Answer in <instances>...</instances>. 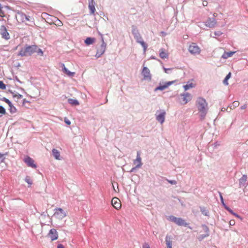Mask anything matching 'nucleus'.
Segmentation results:
<instances>
[{
	"mask_svg": "<svg viewBox=\"0 0 248 248\" xmlns=\"http://www.w3.org/2000/svg\"><path fill=\"white\" fill-rule=\"evenodd\" d=\"M48 235L49 237L51 238L52 241L56 240L58 238V232L55 229H51Z\"/></svg>",
	"mask_w": 248,
	"mask_h": 248,
	"instance_id": "nucleus-14",
	"label": "nucleus"
},
{
	"mask_svg": "<svg viewBox=\"0 0 248 248\" xmlns=\"http://www.w3.org/2000/svg\"><path fill=\"white\" fill-rule=\"evenodd\" d=\"M166 180L171 185H176L177 182L175 180H170L168 179H166Z\"/></svg>",
	"mask_w": 248,
	"mask_h": 248,
	"instance_id": "nucleus-38",
	"label": "nucleus"
},
{
	"mask_svg": "<svg viewBox=\"0 0 248 248\" xmlns=\"http://www.w3.org/2000/svg\"><path fill=\"white\" fill-rule=\"evenodd\" d=\"M58 248H64V247L62 244H60L58 245Z\"/></svg>",
	"mask_w": 248,
	"mask_h": 248,
	"instance_id": "nucleus-51",
	"label": "nucleus"
},
{
	"mask_svg": "<svg viewBox=\"0 0 248 248\" xmlns=\"http://www.w3.org/2000/svg\"><path fill=\"white\" fill-rule=\"evenodd\" d=\"M235 52V51L225 52L223 54L222 58L224 59H226L232 57Z\"/></svg>",
	"mask_w": 248,
	"mask_h": 248,
	"instance_id": "nucleus-22",
	"label": "nucleus"
},
{
	"mask_svg": "<svg viewBox=\"0 0 248 248\" xmlns=\"http://www.w3.org/2000/svg\"><path fill=\"white\" fill-rule=\"evenodd\" d=\"M226 209H227L230 213H231L232 214H233V212L232 211V210L231 209H230L229 207H227V206H225Z\"/></svg>",
	"mask_w": 248,
	"mask_h": 248,
	"instance_id": "nucleus-43",
	"label": "nucleus"
},
{
	"mask_svg": "<svg viewBox=\"0 0 248 248\" xmlns=\"http://www.w3.org/2000/svg\"><path fill=\"white\" fill-rule=\"evenodd\" d=\"M207 4H208V2L207 1H206V0L203 1L202 5L203 6H206L207 5Z\"/></svg>",
	"mask_w": 248,
	"mask_h": 248,
	"instance_id": "nucleus-46",
	"label": "nucleus"
},
{
	"mask_svg": "<svg viewBox=\"0 0 248 248\" xmlns=\"http://www.w3.org/2000/svg\"><path fill=\"white\" fill-rule=\"evenodd\" d=\"M170 220L176 224L178 226H187L188 224L186 222V221L180 217H176L174 216H170Z\"/></svg>",
	"mask_w": 248,
	"mask_h": 248,
	"instance_id": "nucleus-4",
	"label": "nucleus"
},
{
	"mask_svg": "<svg viewBox=\"0 0 248 248\" xmlns=\"http://www.w3.org/2000/svg\"><path fill=\"white\" fill-rule=\"evenodd\" d=\"M164 71H165V72L166 73H168V71L171 70V68H164Z\"/></svg>",
	"mask_w": 248,
	"mask_h": 248,
	"instance_id": "nucleus-47",
	"label": "nucleus"
},
{
	"mask_svg": "<svg viewBox=\"0 0 248 248\" xmlns=\"http://www.w3.org/2000/svg\"><path fill=\"white\" fill-rule=\"evenodd\" d=\"M54 216L58 219H62L66 216V213L61 208L55 209Z\"/></svg>",
	"mask_w": 248,
	"mask_h": 248,
	"instance_id": "nucleus-5",
	"label": "nucleus"
},
{
	"mask_svg": "<svg viewBox=\"0 0 248 248\" xmlns=\"http://www.w3.org/2000/svg\"><path fill=\"white\" fill-rule=\"evenodd\" d=\"M134 37L135 39L136 40L137 42L140 44L141 45V46L143 48L144 51L145 52L147 48V45L142 40V37L140 35V32L134 35Z\"/></svg>",
	"mask_w": 248,
	"mask_h": 248,
	"instance_id": "nucleus-9",
	"label": "nucleus"
},
{
	"mask_svg": "<svg viewBox=\"0 0 248 248\" xmlns=\"http://www.w3.org/2000/svg\"><path fill=\"white\" fill-rule=\"evenodd\" d=\"M201 211L202 214H203L205 216H208V211L206 209L205 207H201Z\"/></svg>",
	"mask_w": 248,
	"mask_h": 248,
	"instance_id": "nucleus-31",
	"label": "nucleus"
},
{
	"mask_svg": "<svg viewBox=\"0 0 248 248\" xmlns=\"http://www.w3.org/2000/svg\"><path fill=\"white\" fill-rule=\"evenodd\" d=\"M239 105V102L238 101H234L232 105L230 106V109H233L234 108L237 107Z\"/></svg>",
	"mask_w": 248,
	"mask_h": 248,
	"instance_id": "nucleus-30",
	"label": "nucleus"
},
{
	"mask_svg": "<svg viewBox=\"0 0 248 248\" xmlns=\"http://www.w3.org/2000/svg\"><path fill=\"white\" fill-rule=\"evenodd\" d=\"M246 108H247V105H244L242 106L241 107V108L242 109H245Z\"/></svg>",
	"mask_w": 248,
	"mask_h": 248,
	"instance_id": "nucleus-52",
	"label": "nucleus"
},
{
	"mask_svg": "<svg viewBox=\"0 0 248 248\" xmlns=\"http://www.w3.org/2000/svg\"><path fill=\"white\" fill-rule=\"evenodd\" d=\"M159 56L161 58L164 59L168 58L169 57L168 53L164 48H161L159 50Z\"/></svg>",
	"mask_w": 248,
	"mask_h": 248,
	"instance_id": "nucleus-20",
	"label": "nucleus"
},
{
	"mask_svg": "<svg viewBox=\"0 0 248 248\" xmlns=\"http://www.w3.org/2000/svg\"><path fill=\"white\" fill-rule=\"evenodd\" d=\"M37 46L35 45L29 46L22 48L17 54V56L25 57L30 56L36 51Z\"/></svg>",
	"mask_w": 248,
	"mask_h": 248,
	"instance_id": "nucleus-2",
	"label": "nucleus"
},
{
	"mask_svg": "<svg viewBox=\"0 0 248 248\" xmlns=\"http://www.w3.org/2000/svg\"><path fill=\"white\" fill-rule=\"evenodd\" d=\"M175 82V81H169L167 83H166L163 85H160L158 87H156L155 89V91H157L158 90L163 91L168 88L169 86L171 85L172 83H173Z\"/></svg>",
	"mask_w": 248,
	"mask_h": 248,
	"instance_id": "nucleus-17",
	"label": "nucleus"
},
{
	"mask_svg": "<svg viewBox=\"0 0 248 248\" xmlns=\"http://www.w3.org/2000/svg\"><path fill=\"white\" fill-rule=\"evenodd\" d=\"M133 164L135 166V167L132 169L131 172H132L135 169L140 168L141 167L142 163L141 162V158L140 157V151L137 152V158L136 159L134 160Z\"/></svg>",
	"mask_w": 248,
	"mask_h": 248,
	"instance_id": "nucleus-7",
	"label": "nucleus"
},
{
	"mask_svg": "<svg viewBox=\"0 0 248 248\" xmlns=\"http://www.w3.org/2000/svg\"><path fill=\"white\" fill-rule=\"evenodd\" d=\"M205 26L208 28H214L217 24L216 20L214 18H209L204 23Z\"/></svg>",
	"mask_w": 248,
	"mask_h": 248,
	"instance_id": "nucleus-11",
	"label": "nucleus"
},
{
	"mask_svg": "<svg viewBox=\"0 0 248 248\" xmlns=\"http://www.w3.org/2000/svg\"><path fill=\"white\" fill-rule=\"evenodd\" d=\"M189 52L193 55L199 54L201 52L200 47L195 43H192L188 47Z\"/></svg>",
	"mask_w": 248,
	"mask_h": 248,
	"instance_id": "nucleus-6",
	"label": "nucleus"
},
{
	"mask_svg": "<svg viewBox=\"0 0 248 248\" xmlns=\"http://www.w3.org/2000/svg\"><path fill=\"white\" fill-rule=\"evenodd\" d=\"M62 70L63 72L69 77H73L75 75V72H71L69 71L65 67L64 64H62Z\"/></svg>",
	"mask_w": 248,
	"mask_h": 248,
	"instance_id": "nucleus-21",
	"label": "nucleus"
},
{
	"mask_svg": "<svg viewBox=\"0 0 248 248\" xmlns=\"http://www.w3.org/2000/svg\"><path fill=\"white\" fill-rule=\"evenodd\" d=\"M0 16L1 17H3V16H4V14H3V13H0Z\"/></svg>",
	"mask_w": 248,
	"mask_h": 248,
	"instance_id": "nucleus-56",
	"label": "nucleus"
},
{
	"mask_svg": "<svg viewBox=\"0 0 248 248\" xmlns=\"http://www.w3.org/2000/svg\"><path fill=\"white\" fill-rule=\"evenodd\" d=\"M112 206L117 210H119L121 207V202L120 200L116 197L113 198L111 200Z\"/></svg>",
	"mask_w": 248,
	"mask_h": 248,
	"instance_id": "nucleus-13",
	"label": "nucleus"
},
{
	"mask_svg": "<svg viewBox=\"0 0 248 248\" xmlns=\"http://www.w3.org/2000/svg\"><path fill=\"white\" fill-rule=\"evenodd\" d=\"M55 25L58 26H62L63 24L62 23V22L58 19H57V22L56 23H55Z\"/></svg>",
	"mask_w": 248,
	"mask_h": 248,
	"instance_id": "nucleus-39",
	"label": "nucleus"
},
{
	"mask_svg": "<svg viewBox=\"0 0 248 248\" xmlns=\"http://www.w3.org/2000/svg\"><path fill=\"white\" fill-rule=\"evenodd\" d=\"M65 122L66 124H67L68 125H70L71 124V122L69 120H65Z\"/></svg>",
	"mask_w": 248,
	"mask_h": 248,
	"instance_id": "nucleus-53",
	"label": "nucleus"
},
{
	"mask_svg": "<svg viewBox=\"0 0 248 248\" xmlns=\"http://www.w3.org/2000/svg\"><path fill=\"white\" fill-rule=\"evenodd\" d=\"M183 96V103L184 104H186L189 101H190L191 99V96L189 93H186L181 94Z\"/></svg>",
	"mask_w": 248,
	"mask_h": 248,
	"instance_id": "nucleus-19",
	"label": "nucleus"
},
{
	"mask_svg": "<svg viewBox=\"0 0 248 248\" xmlns=\"http://www.w3.org/2000/svg\"><path fill=\"white\" fill-rule=\"evenodd\" d=\"M17 17L22 21V22H25V18H26V15L20 12H17Z\"/></svg>",
	"mask_w": 248,
	"mask_h": 248,
	"instance_id": "nucleus-23",
	"label": "nucleus"
},
{
	"mask_svg": "<svg viewBox=\"0 0 248 248\" xmlns=\"http://www.w3.org/2000/svg\"><path fill=\"white\" fill-rule=\"evenodd\" d=\"M12 96L14 98L17 99V100L22 98V95L18 93H12Z\"/></svg>",
	"mask_w": 248,
	"mask_h": 248,
	"instance_id": "nucleus-29",
	"label": "nucleus"
},
{
	"mask_svg": "<svg viewBox=\"0 0 248 248\" xmlns=\"http://www.w3.org/2000/svg\"><path fill=\"white\" fill-rule=\"evenodd\" d=\"M29 102L26 99H24L23 100V104L25 105L26 103H29Z\"/></svg>",
	"mask_w": 248,
	"mask_h": 248,
	"instance_id": "nucleus-50",
	"label": "nucleus"
},
{
	"mask_svg": "<svg viewBox=\"0 0 248 248\" xmlns=\"http://www.w3.org/2000/svg\"><path fill=\"white\" fill-rule=\"evenodd\" d=\"M112 185H113V187L114 190L116 191V190L115 188H116V186H114L113 184H112Z\"/></svg>",
	"mask_w": 248,
	"mask_h": 248,
	"instance_id": "nucleus-58",
	"label": "nucleus"
},
{
	"mask_svg": "<svg viewBox=\"0 0 248 248\" xmlns=\"http://www.w3.org/2000/svg\"><path fill=\"white\" fill-rule=\"evenodd\" d=\"M68 102L72 105L77 106V105H79V102H78V101L77 100H76V99H71V98L69 99L68 100Z\"/></svg>",
	"mask_w": 248,
	"mask_h": 248,
	"instance_id": "nucleus-28",
	"label": "nucleus"
},
{
	"mask_svg": "<svg viewBox=\"0 0 248 248\" xmlns=\"http://www.w3.org/2000/svg\"><path fill=\"white\" fill-rule=\"evenodd\" d=\"M195 87V85L192 82H188L186 85L184 86V88L185 91H186L190 88Z\"/></svg>",
	"mask_w": 248,
	"mask_h": 248,
	"instance_id": "nucleus-27",
	"label": "nucleus"
},
{
	"mask_svg": "<svg viewBox=\"0 0 248 248\" xmlns=\"http://www.w3.org/2000/svg\"><path fill=\"white\" fill-rule=\"evenodd\" d=\"M247 176L245 175H244L242 176V177L240 179V183H245L247 181Z\"/></svg>",
	"mask_w": 248,
	"mask_h": 248,
	"instance_id": "nucleus-33",
	"label": "nucleus"
},
{
	"mask_svg": "<svg viewBox=\"0 0 248 248\" xmlns=\"http://www.w3.org/2000/svg\"><path fill=\"white\" fill-rule=\"evenodd\" d=\"M6 88V85L4 84L3 81H0V89L4 90Z\"/></svg>",
	"mask_w": 248,
	"mask_h": 248,
	"instance_id": "nucleus-36",
	"label": "nucleus"
},
{
	"mask_svg": "<svg viewBox=\"0 0 248 248\" xmlns=\"http://www.w3.org/2000/svg\"><path fill=\"white\" fill-rule=\"evenodd\" d=\"M0 34L2 37L5 40L10 39V35L8 32L6 27L4 26H1L0 27Z\"/></svg>",
	"mask_w": 248,
	"mask_h": 248,
	"instance_id": "nucleus-10",
	"label": "nucleus"
},
{
	"mask_svg": "<svg viewBox=\"0 0 248 248\" xmlns=\"http://www.w3.org/2000/svg\"><path fill=\"white\" fill-rule=\"evenodd\" d=\"M231 73L230 72L229 73V74L226 76V78H225V79H226L227 80H228L230 78H231Z\"/></svg>",
	"mask_w": 248,
	"mask_h": 248,
	"instance_id": "nucleus-44",
	"label": "nucleus"
},
{
	"mask_svg": "<svg viewBox=\"0 0 248 248\" xmlns=\"http://www.w3.org/2000/svg\"><path fill=\"white\" fill-rule=\"evenodd\" d=\"M166 112L164 111L160 112L159 114L156 115V120L161 124H162L165 120Z\"/></svg>",
	"mask_w": 248,
	"mask_h": 248,
	"instance_id": "nucleus-18",
	"label": "nucleus"
},
{
	"mask_svg": "<svg viewBox=\"0 0 248 248\" xmlns=\"http://www.w3.org/2000/svg\"><path fill=\"white\" fill-rule=\"evenodd\" d=\"M36 52H37V53L38 54H40L41 56H42L43 55V52L42 51V50L40 49V48H37V49L36 50Z\"/></svg>",
	"mask_w": 248,
	"mask_h": 248,
	"instance_id": "nucleus-40",
	"label": "nucleus"
},
{
	"mask_svg": "<svg viewBox=\"0 0 248 248\" xmlns=\"http://www.w3.org/2000/svg\"><path fill=\"white\" fill-rule=\"evenodd\" d=\"M220 199H221V201L223 204L225 205L224 202H223V197L221 195H220Z\"/></svg>",
	"mask_w": 248,
	"mask_h": 248,
	"instance_id": "nucleus-54",
	"label": "nucleus"
},
{
	"mask_svg": "<svg viewBox=\"0 0 248 248\" xmlns=\"http://www.w3.org/2000/svg\"><path fill=\"white\" fill-rule=\"evenodd\" d=\"M232 214L238 218L240 217V216L236 214V213H235L234 212H233V214Z\"/></svg>",
	"mask_w": 248,
	"mask_h": 248,
	"instance_id": "nucleus-55",
	"label": "nucleus"
},
{
	"mask_svg": "<svg viewBox=\"0 0 248 248\" xmlns=\"http://www.w3.org/2000/svg\"><path fill=\"white\" fill-rule=\"evenodd\" d=\"M3 156H4V155L1 154V153H0V158L2 159L1 162H3L4 159V157Z\"/></svg>",
	"mask_w": 248,
	"mask_h": 248,
	"instance_id": "nucleus-45",
	"label": "nucleus"
},
{
	"mask_svg": "<svg viewBox=\"0 0 248 248\" xmlns=\"http://www.w3.org/2000/svg\"><path fill=\"white\" fill-rule=\"evenodd\" d=\"M52 154L54 157L56 159L59 160L60 159V152L57 149H53L52 150Z\"/></svg>",
	"mask_w": 248,
	"mask_h": 248,
	"instance_id": "nucleus-24",
	"label": "nucleus"
},
{
	"mask_svg": "<svg viewBox=\"0 0 248 248\" xmlns=\"http://www.w3.org/2000/svg\"><path fill=\"white\" fill-rule=\"evenodd\" d=\"M25 180L26 182H27L30 185H31L32 184V181L30 176H26Z\"/></svg>",
	"mask_w": 248,
	"mask_h": 248,
	"instance_id": "nucleus-34",
	"label": "nucleus"
},
{
	"mask_svg": "<svg viewBox=\"0 0 248 248\" xmlns=\"http://www.w3.org/2000/svg\"><path fill=\"white\" fill-rule=\"evenodd\" d=\"M2 100L3 101H4L5 103H6L9 105V107L12 106V104L11 102L7 98L4 97V98H3Z\"/></svg>",
	"mask_w": 248,
	"mask_h": 248,
	"instance_id": "nucleus-35",
	"label": "nucleus"
},
{
	"mask_svg": "<svg viewBox=\"0 0 248 248\" xmlns=\"http://www.w3.org/2000/svg\"><path fill=\"white\" fill-rule=\"evenodd\" d=\"M141 74L143 77L144 80L149 81L152 80V75L150 70L147 67H143Z\"/></svg>",
	"mask_w": 248,
	"mask_h": 248,
	"instance_id": "nucleus-8",
	"label": "nucleus"
},
{
	"mask_svg": "<svg viewBox=\"0 0 248 248\" xmlns=\"http://www.w3.org/2000/svg\"><path fill=\"white\" fill-rule=\"evenodd\" d=\"M30 16L26 15V18H25V21L30 20Z\"/></svg>",
	"mask_w": 248,
	"mask_h": 248,
	"instance_id": "nucleus-49",
	"label": "nucleus"
},
{
	"mask_svg": "<svg viewBox=\"0 0 248 248\" xmlns=\"http://www.w3.org/2000/svg\"><path fill=\"white\" fill-rule=\"evenodd\" d=\"M6 113L5 108L2 106H0V113L4 114Z\"/></svg>",
	"mask_w": 248,
	"mask_h": 248,
	"instance_id": "nucleus-37",
	"label": "nucleus"
},
{
	"mask_svg": "<svg viewBox=\"0 0 248 248\" xmlns=\"http://www.w3.org/2000/svg\"><path fill=\"white\" fill-rule=\"evenodd\" d=\"M166 245L167 248H172V242L171 241L170 236H167L166 237Z\"/></svg>",
	"mask_w": 248,
	"mask_h": 248,
	"instance_id": "nucleus-26",
	"label": "nucleus"
},
{
	"mask_svg": "<svg viewBox=\"0 0 248 248\" xmlns=\"http://www.w3.org/2000/svg\"><path fill=\"white\" fill-rule=\"evenodd\" d=\"M132 34H133V35H135L137 34V33H139L138 30L137 29L136 27L134 26H132Z\"/></svg>",
	"mask_w": 248,
	"mask_h": 248,
	"instance_id": "nucleus-32",
	"label": "nucleus"
},
{
	"mask_svg": "<svg viewBox=\"0 0 248 248\" xmlns=\"http://www.w3.org/2000/svg\"><path fill=\"white\" fill-rule=\"evenodd\" d=\"M142 248H150V247L148 243H145L143 245Z\"/></svg>",
	"mask_w": 248,
	"mask_h": 248,
	"instance_id": "nucleus-41",
	"label": "nucleus"
},
{
	"mask_svg": "<svg viewBox=\"0 0 248 248\" xmlns=\"http://www.w3.org/2000/svg\"><path fill=\"white\" fill-rule=\"evenodd\" d=\"M235 223V220H233V219L231 220L230 221V222H229V224H230V225H231V226H233V225H234Z\"/></svg>",
	"mask_w": 248,
	"mask_h": 248,
	"instance_id": "nucleus-42",
	"label": "nucleus"
},
{
	"mask_svg": "<svg viewBox=\"0 0 248 248\" xmlns=\"http://www.w3.org/2000/svg\"><path fill=\"white\" fill-rule=\"evenodd\" d=\"M107 47V44L102 39V44L101 45L96 47V53L95 57L97 58L100 57L105 52Z\"/></svg>",
	"mask_w": 248,
	"mask_h": 248,
	"instance_id": "nucleus-3",
	"label": "nucleus"
},
{
	"mask_svg": "<svg viewBox=\"0 0 248 248\" xmlns=\"http://www.w3.org/2000/svg\"><path fill=\"white\" fill-rule=\"evenodd\" d=\"M95 39L94 38L88 37L85 40V43L87 45L93 44L95 42Z\"/></svg>",
	"mask_w": 248,
	"mask_h": 248,
	"instance_id": "nucleus-25",
	"label": "nucleus"
},
{
	"mask_svg": "<svg viewBox=\"0 0 248 248\" xmlns=\"http://www.w3.org/2000/svg\"><path fill=\"white\" fill-rule=\"evenodd\" d=\"M202 229L204 232H205L204 234H200L198 236V239L201 241L204 238L209 236V229L206 226H203Z\"/></svg>",
	"mask_w": 248,
	"mask_h": 248,
	"instance_id": "nucleus-16",
	"label": "nucleus"
},
{
	"mask_svg": "<svg viewBox=\"0 0 248 248\" xmlns=\"http://www.w3.org/2000/svg\"><path fill=\"white\" fill-rule=\"evenodd\" d=\"M88 8L90 10V15H94L96 9L95 8V2L94 0H89Z\"/></svg>",
	"mask_w": 248,
	"mask_h": 248,
	"instance_id": "nucleus-15",
	"label": "nucleus"
},
{
	"mask_svg": "<svg viewBox=\"0 0 248 248\" xmlns=\"http://www.w3.org/2000/svg\"><path fill=\"white\" fill-rule=\"evenodd\" d=\"M112 185H113V187L114 190L116 191V190L115 188H116V186H114L113 184H112Z\"/></svg>",
	"mask_w": 248,
	"mask_h": 248,
	"instance_id": "nucleus-57",
	"label": "nucleus"
},
{
	"mask_svg": "<svg viewBox=\"0 0 248 248\" xmlns=\"http://www.w3.org/2000/svg\"><path fill=\"white\" fill-rule=\"evenodd\" d=\"M24 162L27 164L28 166L35 169L37 166L34 164V160L30 156H27L24 159Z\"/></svg>",
	"mask_w": 248,
	"mask_h": 248,
	"instance_id": "nucleus-12",
	"label": "nucleus"
},
{
	"mask_svg": "<svg viewBox=\"0 0 248 248\" xmlns=\"http://www.w3.org/2000/svg\"><path fill=\"white\" fill-rule=\"evenodd\" d=\"M223 83L225 85H228V80H227L225 78L223 80Z\"/></svg>",
	"mask_w": 248,
	"mask_h": 248,
	"instance_id": "nucleus-48",
	"label": "nucleus"
},
{
	"mask_svg": "<svg viewBox=\"0 0 248 248\" xmlns=\"http://www.w3.org/2000/svg\"><path fill=\"white\" fill-rule=\"evenodd\" d=\"M196 106L200 113L202 120H203L206 115L208 107L206 100L202 97H199L196 101Z\"/></svg>",
	"mask_w": 248,
	"mask_h": 248,
	"instance_id": "nucleus-1",
	"label": "nucleus"
}]
</instances>
